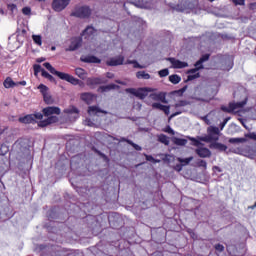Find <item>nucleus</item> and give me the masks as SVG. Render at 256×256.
I'll list each match as a JSON object with an SVG mask.
<instances>
[{
    "label": "nucleus",
    "instance_id": "nucleus-51",
    "mask_svg": "<svg viewBox=\"0 0 256 256\" xmlns=\"http://www.w3.org/2000/svg\"><path fill=\"white\" fill-rule=\"evenodd\" d=\"M229 119H231V118L228 117V118H225V119H224L223 123H222L221 126H220L221 131H223V129H225V126L227 125Z\"/></svg>",
    "mask_w": 256,
    "mask_h": 256
},
{
    "label": "nucleus",
    "instance_id": "nucleus-5",
    "mask_svg": "<svg viewBox=\"0 0 256 256\" xmlns=\"http://www.w3.org/2000/svg\"><path fill=\"white\" fill-rule=\"evenodd\" d=\"M247 105V98L243 100L242 102H232L229 104V106H222L221 109L225 113H233L234 111H237V109H243L244 106Z\"/></svg>",
    "mask_w": 256,
    "mask_h": 256
},
{
    "label": "nucleus",
    "instance_id": "nucleus-28",
    "mask_svg": "<svg viewBox=\"0 0 256 256\" xmlns=\"http://www.w3.org/2000/svg\"><path fill=\"white\" fill-rule=\"evenodd\" d=\"M193 160V156H190L188 158H177V161L183 165H189V162Z\"/></svg>",
    "mask_w": 256,
    "mask_h": 256
},
{
    "label": "nucleus",
    "instance_id": "nucleus-10",
    "mask_svg": "<svg viewBox=\"0 0 256 256\" xmlns=\"http://www.w3.org/2000/svg\"><path fill=\"white\" fill-rule=\"evenodd\" d=\"M168 61H170L174 69H185V67H189L187 62H183L175 58H168Z\"/></svg>",
    "mask_w": 256,
    "mask_h": 256
},
{
    "label": "nucleus",
    "instance_id": "nucleus-24",
    "mask_svg": "<svg viewBox=\"0 0 256 256\" xmlns=\"http://www.w3.org/2000/svg\"><path fill=\"white\" fill-rule=\"evenodd\" d=\"M96 31L95 28H93L92 26H88L82 33V35H87L88 37H91L93 35H95Z\"/></svg>",
    "mask_w": 256,
    "mask_h": 256
},
{
    "label": "nucleus",
    "instance_id": "nucleus-17",
    "mask_svg": "<svg viewBox=\"0 0 256 256\" xmlns=\"http://www.w3.org/2000/svg\"><path fill=\"white\" fill-rule=\"evenodd\" d=\"M81 61H83V63H101V59L96 56H85L81 58Z\"/></svg>",
    "mask_w": 256,
    "mask_h": 256
},
{
    "label": "nucleus",
    "instance_id": "nucleus-47",
    "mask_svg": "<svg viewBox=\"0 0 256 256\" xmlns=\"http://www.w3.org/2000/svg\"><path fill=\"white\" fill-rule=\"evenodd\" d=\"M84 125H87L88 127H95V123H93V121H91V119H86L84 121Z\"/></svg>",
    "mask_w": 256,
    "mask_h": 256
},
{
    "label": "nucleus",
    "instance_id": "nucleus-43",
    "mask_svg": "<svg viewBox=\"0 0 256 256\" xmlns=\"http://www.w3.org/2000/svg\"><path fill=\"white\" fill-rule=\"evenodd\" d=\"M163 107H164V105L161 103L156 102V103L152 104V109H159L160 111H162Z\"/></svg>",
    "mask_w": 256,
    "mask_h": 256
},
{
    "label": "nucleus",
    "instance_id": "nucleus-1",
    "mask_svg": "<svg viewBox=\"0 0 256 256\" xmlns=\"http://www.w3.org/2000/svg\"><path fill=\"white\" fill-rule=\"evenodd\" d=\"M61 113V109L59 107H46L43 109V114L47 119L38 122V127H47V125H51V123H57L59 118L55 115H59Z\"/></svg>",
    "mask_w": 256,
    "mask_h": 256
},
{
    "label": "nucleus",
    "instance_id": "nucleus-29",
    "mask_svg": "<svg viewBox=\"0 0 256 256\" xmlns=\"http://www.w3.org/2000/svg\"><path fill=\"white\" fill-rule=\"evenodd\" d=\"M195 67L194 69H190L188 70V73H197V71H199V69H203V63H199V60L195 63Z\"/></svg>",
    "mask_w": 256,
    "mask_h": 256
},
{
    "label": "nucleus",
    "instance_id": "nucleus-26",
    "mask_svg": "<svg viewBox=\"0 0 256 256\" xmlns=\"http://www.w3.org/2000/svg\"><path fill=\"white\" fill-rule=\"evenodd\" d=\"M127 65H134V69H144V66H141L139 63H137L136 60H127L126 61Z\"/></svg>",
    "mask_w": 256,
    "mask_h": 256
},
{
    "label": "nucleus",
    "instance_id": "nucleus-52",
    "mask_svg": "<svg viewBox=\"0 0 256 256\" xmlns=\"http://www.w3.org/2000/svg\"><path fill=\"white\" fill-rule=\"evenodd\" d=\"M45 103H51V96L47 93L43 95Z\"/></svg>",
    "mask_w": 256,
    "mask_h": 256
},
{
    "label": "nucleus",
    "instance_id": "nucleus-11",
    "mask_svg": "<svg viewBox=\"0 0 256 256\" xmlns=\"http://www.w3.org/2000/svg\"><path fill=\"white\" fill-rule=\"evenodd\" d=\"M64 113H67L71 121H75V119L79 118V110L76 107L72 106L70 108H67L66 110H64Z\"/></svg>",
    "mask_w": 256,
    "mask_h": 256
},
{
    "label": "nucleus",
    "instance_id": "nucleus-30",
    "mask_svg": "<svg viewBox=\"0 0 256 256\" xmlns=\"http://www.w3.org/2000/svg\"><path fill=\"white\" fill-rule=\"evenodd\" d=\"M246 138H230L229 143L235 144V143H246Z\"/></svg>",
    "mask_w": 256,
    "mask_h": 256
},
{
    "label": "nucleus",
    "instance_id": "nucleus-18",
    "mask_svg": "<svg viewBox=\"0 0 256 256\" xmlns=\"http://www.w3.org/2000/svg\"><path fill=\"white\" fill-rule=\"evenodd\" d=\"M210 149H217L218 151H227V146L219 142H213L210 144Z\"/></svg>",
    "mask_w": 256,
    "mask_h": 256
},
{
    "label": "nucleus",
    "instance_id": "nucleus-14",
    "mask_svg": "<svg viewBox=\"0 0 256 256\" xmlns=\"http://www.w3.org/2000/svg\"><path fill=\"white\" fill-rule=\"evenodd\" d=\"M99 113H104L105 115H107V111L105 110H101V108L97 107V106H90L88 108V114L93 117L95 115H99Z\"/></svg>",
    "mask_w": 256,
    "mask_h": 256
},
{
    "label": "nucleus",
    "instance_id": "nucleus-6",
    "mask_svg": "<svg viewBox=\"0 0 256 256\" xmlns=\"http://www.w3.org/2000/svg\"><path fill=\"white\" fill-rule=\"evenodd\" d=\"M71 15H72V17L86 19V17H89L91 15V9H89L88 6L78 7L72 12Z\"/></svg>",
    "mask_w": 256,
    "mask_h": 256
},
{
    "label": "nucleus",
    "instance_id": "nucleus-60",
    "mask_svg": "<svg viewBox=\"0 0 256 256\" xmlns=\"http://www.w3.org/2000/svg\"><path fill=\"white\" fill-rule=\"evenodd\" d=\"M16 85H22L23 87H25V85H27L26 81H20L18 83H16Z\"/></svg>",
    "mask_w": 256,
    "mask_h": 256
},
{
    "label": "nucleus",
    "instance_id": "nucleus-16",
    "mask_svg": "<svg viewBox=\"0 0 256 256\" xmlns=\"http://www.w3.org/2000/svg\"><path fill=\"white\" fill-rule=\"evenodd\" d=\"M81 99H82V101L87 103V105H91V103H93V101H95L96 97H95V95L87 92V93H83L81 95Z\"/></svg>",
    "mask_w": 256,
    "mask_h": 256
},
{
    "label": "nucleus",
    "instance_id": "nucleus-45",
    "mask_svg": "<svg viewBox=\"0 0 256 256\" xmlns=\"http://www.w3.org/2000/svg\"><path fill=\"white\" fill-rule=\"evenodd\" d=\"M205 61H209V54H204V55L199 59V63H205Z\"/></svg>",
    "mask_w": 256,
    "mask_h": 256
},
{
    "label": "nucleus",
    "instance_id": "nucleus-21",
    "mask_svg": "<svg viewBox=\"0 0 256 256\" xmlns=\"http://www.w3.org/2000/svg\"><path fill=\"white\" fill-rule=\"evenodd\" d=\"M75 74L80 79H87V72H85V70L83 68H76L75 69Z\"/></svg>",
    "mask_w": 256,
    "mask_h": 256
},
{
    "label": "nucleus",
    "instance_id": "nucleus-54",
    "mask_svg": "<svg viewBox=\"0 0 256 256\" xmlns=\"http://www.w3.org/2000/svg\"><path fill=\"white\" fill-rule=\"evenodd\" d=\"M239 121H240L241 125H243V128L247 129L249 131V126H247V124H245V120H243V118H239Z\"/></svg>",
    "mask_w": 256,
    "mask_h": 256
},
{
    "label": "nucleus",
    "instance_id": "nucleus-8",
    "mask_svg": "<svg viewBox=\"0 0 256 256\" xmlns=\"http://www.w3.org/2000/svg\"><path fill=\"white\" fill-rule=\"evenodd\" d=\"M69 3H71V0H54L52 3V9L57 12L63 11Z\"/></svg>",
    "mask_w": 256,
    "mask_h": 256
},
{
    "label": "nucleus",
    "instance_id": "nucleus-59",
    "mask_svg": "<svg viewBox=\"0 0 256 256\" xmlns=\"http://www.w3.org/2000/svg\"><path fill=\"white\" fill-rule=\"evenodd\" d=\"M106 77H108V79H113V77H115V75L113 73H111V72H108L106 74Z\"/></svg>",
    "mask_w": 256,
    "mask_h": 256
},
{
    "label": "nucleus",
    "instance_id": "nucleus-22",
    "mask_svg": "<svg viewBox=\"0 0 256 256\" xmlns=\"http://www.w3.org/2000/svg\"><path fill=\"white\" fill-rule=\"evenodd\" d=\"M169 82L173 83V85H177L178 83H181V77L177 74L170 75Z\"/></svg>",
    "mask_w": 256,
    "mask_h": 256
},
{
    "label": "nucleus",
    "instance_id": "nucleus-33",
    "mask_svg": "<svg viewBox=\"0 0 256 256\" xmlns=\"http://www.w3.org/2000/svg\"><path fill=\"white\" fill-rule=\"evenodd\" d=\"M34 68V74L37 75L38 73H42L43 74V71H45V69L41 68V65L39 64H35L33 66Z\"/></svg>",
    "mask_w": 256,
    "mask_h": 256
},
{
    "label": "nucleus",
    "instance_id": "nucleus-44",
    "mask_svg": "<svg viewBox=\"0 0 256 256\" xmlns=\"http://www.w3.org/2000/svg\"><path fill=\"white\" fill-rule=\"evenodd\" d=\"M22 13L23 15H31V7H24Z\"/></svg>",
    "mask_w": 256,
    "mask_h": 256
},
{
    "label": "nucleus",
    "instance_id": "nucleus-36",
    "mask_svg": "<svg viewBox=\"0 0 256 256\" xmlns=\"http://www.w3.org/2000/svg\"><path fill=\"white\" fill-rule=\"evenodd\" d=\"M146 161H150L151 163H161V160L154 159L153 156L145 154Z\"/></svg>",
    "mask_w": 256,
    "mask_h": 256
},
{
    "label": "nucleus",
    "instance_id": "nucleus-37",
    "mask_svg": "<svg viewBox=\"0 0 256 256\" xmlns=\"http://www.w3.org/2000/svg\"><path fill=\"white\" fill-rule=\"evenodd\" d=\"M158 75L160 76V77H167V75H169V69H162V70H160L159 72H158Z\"/></svg>",
    "mask_w": 256,
    "mask_h": 256
},
{
    "label": "nucleus",
    "instance_id": "nucleus-57",
    "mask_svg": "<svg viewBox=\"0 0 256 256\" xmlns=\"http://www.w3.org/2000/svg\"><path fill=\"white\" fill-rule=\"evenodd\" d=\"M249 9H251L252 11H255V9H256V2L251 3V4L249 5Z\"/></svg>",
    "mask_w": 256,
    "mask_h": 256
},
{
    "label": "nucleus",
    "instance_id": "nucleus-19",
    "mask_svg": "<svg viewBox=\"0 0 256 256\" xmlns=\"http://www.w3.org/2000/svg\"><path fill=\"white\" fill-rule=\"evenodd\" d=\"M5 89H11L12 87H17V83H15V81H13V79H11V77H7L4 80L3 83Z\"/></svg>",
    "mask_w": 256,
    "mask_h": 256
},
{
    "label": "nucleus",
    "instance_id": "nucleus-62",
    "mask_svg": "<svg viewBox=\"0 0 256 256\" xmlns=\"http://www.w3.org/2000/svg\"><path fill=\"white\" fill-rule=\"evenodd\" d=\"M43 61H45V58H38L37 59V63H43Z\"/></svg>",
    "mask_w": 256,
    "mask_h": 256
},
{
    "label": "nucleus",
    "instance_id": "nucleus-48",
    "mask_svg": "<svg viewBox=\"0 0 256 256\" xmlns=\"http://www.w3.org/2000/svg\"><path fill=\"white\" fill-rule=\"evenodd\" d=\"M116 87H119V86H117L115 84H109L108 86L104 87V91H107V90L109 91L111 89H116Z\"/></svg>",
    "mask_w": 256,
    "mask_h": 256
},
{
    "label": "nucleus",
    "instance_id": "nucleus-49",
    "mask_svg": "<svg viewBox=\"0 0 256 256\" xmlns=\"http://www.w3.org/2000/svg\"><path fill=\"white\" fill-rule=\"evenodd\" d=\"M234 5H245V0H230Z\"/></svg>",
    "mask_w": 256,
    "mask_h": 256
},
{
    "label": "nucleus",
    "instance_id": "nucleus-53",
    "mask_svg": "<svg viewBox=\"0 0 256 256\" xmlns=\"http://www.w3.org/2000/svg\"><path fill=\"white\" fill-rule=\"evenodd\" d=\"M164 131L165 133H169L170 135H175V131L169 126Z\"/></svg>",
    "mask_w": 256,
    "mask_h": 256
},
{
    "label": "nucleus",
    "instance_id": "nucleus-64",
    "mask_svg": "<svg viewBox=\"0 0 256 256\" xmlns=\"http://www.w3.org/2000/svg\"><path fill=\"white\" fill-rule=\"evenodd\" d=\"M136 107H138V109L140 110L141 107H142L141 103H138V104L136 105Z\"/></svg>",
    "mask_w": 256,
    "mask_h": 256
},
{
    "label": "nucleus",
    "instance_id": "nucleus-55",
    "mask_svg": "<svg viewBox=\"0 0 256 256\" xmlns=\"http://www.w3.org/2000/svg\"><path fill=\"white\" fill-rule=\"evenodd\" d=\"M199 166H200V167L207 168V162H206L205 160H200Z\"/></svg>",
    "mask_w": 256,
    "mask_h": 256
},
{
    "label": "nucleus",
    "instance_id": "nucleus-4",
    "mask_svg": "<svg viewBox=\"0 0 256 256\" xmlns=\"http://www.w3.org/2000/svg\"><path fill=\"white\" fill-rule=\"evenodd\" d=\"M151 88H128L126 89V93H130L131 95H134L135 97H138V99H145L151 93Z\"/></svg>",
    "mask_w": 256,
    "mask_h": 256
},
{
    "label": "nucleus",
    "instance_id": "nucleus-40",
    "mask_svg": "<svg viewBox=\"0 0 256 256\" xmlns=\"http://www.w3.org/2000/svg\"><path fill=\"white\" fill-rule=\"evenodd\" d=\"M38 89H40V92L42 93V95H47V86L40 84L38 86Z\"/></svg>",
    "mask_w": 256,
    "mask_h": 256
},
{
    "label": "nucleus",
    "instance_id": "nucleus-46",
    "mask_svg": "<svg viewBox=\"0 0 256 256\" xmlns=\"http://www.w3.org/2000/svg\"><path fill=\"white\" fill-rule=\"evenodd\" d=\"M171 107L170 106H163L162 111L165 113V115H169L171 113L170 111Z\"/></svg>",
    "mask_w": 256,
    "mask_h": 256
},
{
    "label": "nucleus",
    "instance_id": "nucleus-3",
    "mask_svg": "<svg viewBox=\"0 0 256 256\" xmlns=\"http://www.w3.org/2000/svg\"><path fill=\"white\" fill-rule=\"evenodd\" d=\"M219 128L216 126H210L207 129V135L198 137L199 141H204L205 143H211L212 141H219Z\"/></svg>",
    "mask_w": 256,
    "mask_h": 256
},
{
    "label": "nucleus",
    "instance_id": "nucleus-32",
    "mask_svg": "<svg viewBox=\"0 0 256 256\" xmlns=\"http://www.w3.org/2000/svg\"><path fill=\"white\" fill-rule=\"evenodd\" d=\"M32 39L34 41V43H36V45H43L42 39H41V35H33Z\"/></svg>",
    "mask_w": 256,
    "mask_h": 256
},
{
    "label": "nucleus",
    "instance_id": "nucleus-23",
    "mask_svg": "<svg viewBox=\"0 0 256 256\" xmlns=\"http://www.w3.org/2000/svg\"><path fill=\"white\" fill-rule=\"evenodd\" d=\"M136 77L137 79H151V75L145 71H138Z\"/></svg>",
    "mask_w": 256,
    "mask_h": 256
},
{
    "label": "nucleus",
    "instance_id": "nucleus-41",
    "mask_svg": "<svg viewBox=\"0 0 256 256\" xmlns=\"http://www.w3.org/2000/svg\"><path fill=\"white\" fill-rule=\"evenodd\" d=\"M189 140L192 141L194 147H199V145H201V142L197 140V138L189 137Z\"/></svg>",
    "mask_w": 256,
    "mask_h": 256
},
{
    "label": "nucleus",
    "instance_id": "nucleus-2",
    "mask_svg": "<svg viewBox=\"0 0 256 256\" xmlns=\"http://www.w3.org/2000/svg\"><path fill=\"white\" fill-rule=\"evenodd\" d=\"M43 65L50 73H52V75H56L57 77H59V79H62V81H67L68 83H71V85H79V79L73 77L68 73L57 71L54 67L51 66V63L46 62Z\"/></svg>",
    "mask_w": 256,
    "mask_h": 256
},
{
    "label": "nucleus",
    "instance_id": "nucleus-58",
    "mask_svg": "<svg viewBox=\"0 0 256 256\" xmlns=\"http://www.w3.org/2000/svg\"><path fill=\"white\" fill-rule=\"evenodd\" d=\"M203 121H205L206 125H211V121L207 118V116H204Z\"/></svg>",
    "mask_w": 256,
    "mask_h": 256
},
{
    "label": "nucleus",
    "instance_id": "nucleus-50",
    "mask_svg": "<svg viewBox=\"0 0 256 256\" xmlns=\"http://www.w3.org/2000/svg\"><path fill=\"white\" fill-rule=\"evenodd\" d=\"M215 249H216V251H219V253H222V251L225 250V247L223 245H221V244H217L215 246Z\"/></svg>",
    "mask_w": 256,
    "mask_h": 256
},
{
    "label": "nucleus",
    "instance_id": "nucleus-42",
    "mask_svg": "<svg viewBox=\"0 0 256 256\" xmlns=\"http://www.w3.org/2000/svg\"><path fill=\"white\" fill-rule=\"evenodd\" d=\"M245 137H247V139H252V141H256V133L255 132H250V133L246 134Z\"/></svg>",
    "mask_w": 256,
    "mask_h": 256
},
{
    "label": "nucleus",
    "instance_id": "nucleus-56",
    "mask_svg": "<svg viewBox=\"0 0 256 256\" xmlns=\"http://www.w3.org/2000/svg\"><path fill=\"white\" fill-rule=\"evenodd\" d=\"M182 170H183L182 164H178V165L175 166V171L180 172V171H182Z\"/></svg>",
    "mask_w": 256,
    "mask_h": 256
},
{
    "label": "nucleus",
    "instance_id": "nucleus-7",
    "mask_svg": "<svg viewBox=\"0 0 256 256\" xmlns=\"http://www.w3.org/2000/svg\"><path fill=\"white\" fill-rule=\"evenodd\" d=\"M41 121L43 119V114L42 113H35V114H30L26 115L22 118H19L20 123H35V120Z\"/></svg>",
    "mask_w": 256,
    "mask_h": 256
},
{
    "label": "nucleus",
    "instance_id": "nucleus-20",
    "mask_svg": "<svg viewBox=\"0 0 256 256\" xmlns=\"http://www.w3.org/2000/svg\"><path fill=\"white\" fill-rule=\"evenodd\" d=\"M174 145H178L180 147H185V145H187V139H184V138H177V137H174L172 139Z\"/></svg>",
    "mask_w": 256,
    "mask_h": 256
},
{
    "label": "nucleus",
    "instance_id": "nucleus-31",
    "mask_svg": "<svg viewBox=\"0 0 256 256\" xmlns=\"http://www.w3.org/2000/svg\"><path fill=\"white\" fill-rule=\"evenodd\" d=\"M42 77H45V79H48L49 81H55V77L53 75L49 74L46 70H42Z\"/></svg>",
    "mask_w": 256,
    "mask_h": 256
},
{
    "label": "nucleus",
    "instance_id": "nucleus-34",
    "mask_svg": "<svg viewBox=\"0 0 256 256\" xmlns=\"http://www.w3.org/2000/svg\"><path fill=\"white\" fill-rule=\"evenodd\" d=\"M124 141H126V143H128V145H132L136 151H141L143 149V148H141V146L135 144L131 140H124Z\"/></svg>",
    "mask_w": 256,
    "mask_h": 256
},
{
    "label": "nucleus",
    "instance_id": "nucleus-38",
    "mask_svg": "<svg viewBox=\"0 0 256 256\" xmlns=\"http://www.w3.org/2000/svg\"><path fill=\"white\" fill-rule=\"evenodd\" d=\"M187 105H189L188 101L185 100H181L178 103L175 104V107H187Z\"/></svg>",
    "mask_w": 256,
    "mask_h": 256
},
{
    "label": "nucleus",
    "instance_id": "nucleus-9",
    "mask_svg": "<svg viewBox=\"0 0 256 256\" xmlns=\"http://www.w3.org/2000/svg\"><path fill=\"white\" fill-rule=\"evenodd\" d=\"M124 61H125V57L116 56V57H112L108 61H106V65H108L109 67H117L119 65H123Z\"/></svg>",
    "mask_w": 256,
    "mask_h": 256
},
{
    "label": "nucleus",
    "instance_id": "nucleus-12",
    "mask_svg": "<svg viewBox=\"0 0 256 256\" xmlns=\"http://www.w3.org/2000/svg\"><path fill=\"white\" fill-rule=\"evenodd\" d=\"M196 155L200 156L202 159H207V157H211V150L206 147H198L195 150Z\"/></svg>",
    "mask_w": 256,
    "mask_h": 256
},
{
    "label": "nucleus",
    "instance_id": "nucleus-27",
    "mask_svg": "<svg viewBox=\"0 0 256 256\" xmlns=\"http://www.w3.org/2000/svg\"><path fill=\"white\" fill-rule=\"evenodd\" d=\"M101 84L100 78H88L87 79V85H99Z\"/></svg>",
    "mask_w": 256,
    "mask_h": 256
},
{
    "label": "nucleus",
    "instance_id": "nucleus-25",
    "mask_svg": "<svg viewBox=\"0 0 256 256\" xmlns=\"http://www.w3.org/2000/svg\"><path fill=\"white\" fill-rule=\"evenodd\" d=\"M158 141L160 143H163V145H169V137L165 134H161L158 136Z\"/></svg>",
    "mask_w": 256,
    "mask_h": 256
},
{
    "label": "nucleus",
    "instance_id": "nucleus-63",
    "mask_svg": "<svg viewBox=\"0 0 256 256\" xmlns=\"http://www.w3.org/2000/svg\"><path fill=\"white\" fill-rule=\"evenodd\" d=\"M256 207V202L254 203V205L250 206L249 209H255Z\"/></svg>",
    "mask_w": 256,
    "mask_h": 256
},
{
    "label": "nucleus",
    "instance_id": "nucleus-61",
    "mask_svg": "<svg viewBox=\"0 0 256 256\" xmlns=\"http://www.w3.org/2000/svg\"><path fill=\"white\" fill-rule=\"evenodd\" d=\"M177 115H181V112H176L170 116V119H173V117H177Z\"/></svg>",
    "mask_w": 256,
    "mask_h": 256
},
{
    "label": "nucleus",
    "instance_id": "nucleus-39",
    "mask_svg": "<svg viewBox=\"0 0 256 256\" xmlns=\"http://www.w3.org/2000/svg\"><path fill=\"white\" fill-rule=\"evenodd\" d=\"M244 157H249V159H255V153H253V150H250L249 152L244 151Z\"/></svg>",
    "mask_w": 256,
    "mask_h": 256
},
{
    "label": "nucleus",
    "instance_id": "nucleus-15",
    "mask_svg": "<svg viewBox=\"0 0 256 256\" xmlns=\"http://www.w3.org/2000/svg\"><path fill=\"white\" fill-rule=\"evenodd\" d=\"M149 99H152V101H161V103H167V99L163 93H152L149 95Z\"/></svg>",
    "mask_w": 256,
    "mask_h": 256
},
{
    "label": "nucleus",
    "instance_id": "nucleus-13",
    "mask_svg": "<svg viewBox=\"0 0 256 256\" xmlns=\"http://www.w3.org/2000/svg\"><path fill=\"white\" fill-rule=\"evenodd\" d=\"M82 40L81 38H72L70 46L66 51H77L81 47Z\"/></svg>",
    "mask_w": 256,
    "mask_h": 256
},
{
    "label": "nucleus",
    "instance_id": "nucleus-35",
    "mask_svg": "<svg viewBox=\"0 0 256 256\" xmlns=\"http://www.w3.org/2000/svg\"><path fill=\"white\" fill-rule=\"evenodd\" d=\"M194 79H199V72L188 73V81H193Z\"/></svg>",
    "mask_w": 256,
    "mask_h": 256
}]
</instances>
